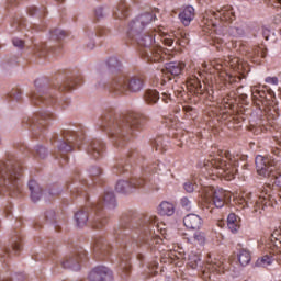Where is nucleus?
I'll list each match as a JSON object with an SVG mask.
<instances>
[{"instance_id": "obj_8", "label": "nucleus", "mask_w": 281, "mask_h": 281, "mask_svg": "<svg viewBox=\"0 0 281 281\" xmlns=\"http://www.w3.org/2000/svg\"><path fill=\"white\" fill-rule=\"evenodd\" d=\"M108 278H111V270L104 266L97 267L89 273L90 281H104Z\"/></svg>"}, {"instance_id": "obj_27", "label": "nucleus", "mask_w": 281, "mask_h": 281, "mask_svg": "<svg viewBox=\"0 0 281 281\" xmlns=\"http://www.w3.org/2000/svg\"><path fill=\"white\" fill-rule=\"evenodd\" d=\"M150 43H153V36L144 35L138 37V45H140V47H145L144 52L150 49Z\"/></svg>"}, {"instance_id": "obj_46", "label": "nucleus", "mask_w": 281, "mask_h": 281, "mask_svg": "<svg viewBox=\"0 0 281 281\" xmlns=\"http://www.w3.org/2000/svg\"><path fill=\"white\" fill-rule=\"evenodd\" d=\"M102 247V239L94 240V251H98Z\"/></svg>"}, {"instance_id": "obj_32", "label": "nucleus", "mask_w": 281, "mask_h": 281, "mask_svg": "<svg viewBox=\"0 0 281 281\" xmlns=\"http://www.w3.org/2000/svg\"><path fill=\"white\" fill-rule=\"evenodd\" d=\"M187 82L190 85V87H193V89L201 91V80H199V78L195 76L189 78Z\"/></svg>"}, {"instance_id": "obj_37", "label": "nucleus", "mask_w": 281, "mask_h": 281, "mask_svg": "<svg viewBox=\"0 0 281 281\" xmlns=\"http://www.w3.org/2000/svg\"><path fill=\"white\" fill-rule=\"evenodd\" d=\"M52 34L53 36H56V38H58L59 41H61V38H66L67 36V32L60 29L54 30Z\"/></svg>"}, {"instance_id": "obj_13", "label": "nucleus", "mask_w": 281, "mask_h": 281, "mask_svg": "<svg viewBox=\"0 0 281 281\" xmlns=\"http://www.w3.org/2000/svg\"><path fill=\"white\" fill-rule=\"evenodd\" d=\"M179 19L181 23L188 27V25H190L194 20V9L191 5L186 7L183 11L179 13Z\"/></svg>"}, {"instance_id": "obj_50", "label": "nucleus", "mask_w": 281, "mask_h": 281, "mask_svg": "<svg viewBox=\"0 0 281 281\" xmlns=\"http://www.w3.org/2000/svg\"><path fill=\"white\" fill-rule=\"evenodd\" d=\"M61 91H71V86L64 85L63 88H60Z\"/></svg>"}, {"instance_id": "obj_53", "label": "nucleus", "mask_w": 281, "mask_h": 281, "mask_svg": "<svg viewBox=\"0 0 281 281\" xmlns=\"http://www.w3.org/2000/svg\"><path fill=\"white\" fill-rule=\"evenodd\" d=\"M184 111L190 112V111H192V108L186 106V108H184Z\"/></svg>"}, {"instance_id": "obj_36", "label": "nucleus", "mask_w": 281, "mask_h": 281, "mask_svg": "<svg viewBox=\"0 0 281 281\" xmlns=\"http://www.w3.org/2000/svg\"><path fill=\"white\" fill-rule=\"evenodd\" d=\"M180 204L184 210H192V201L186 196L180 200Z\"/></svg>"}, {"instance_id": "obj_2", "label": "nucleus", "mask_w": 281, "mask_h": 281, "mask_svg": "<svg viewBox=\"0 0 281 281\" xmlns=\"http://www.w3.org/2000/svg\"><path fill=\"white\" fill-rule=\"evenodd\" d=\"M21 172V166L14 160L0 162V188H5L9 192H20L21 184H19V179Z\"/></svg>"}, {"instance_id": "obj_14", "label": "nucleus", "mask_w": 281, "mask_h": 281, "mask_svg": "<svg viewBox=\"0 0 281 281\" xmlns=\"http://www.w3.org/2000/svg\"><path fill=\"white\" fill-rule=\"evenodd\" d=\"M209 267H212V269H215V271H221L224 269L225 266V259L221 255L213 256L209 255V258L206 260Z\"/></svg>"}, {"instance_id": "obj_35", "label": "nucleus", "mask_w": 281, "mask_h": 281, "mask_svg": "<svg viewBox=\"0 0 281 281\" xmlns=\"http://www.w3.org/2000/svg\"><path fill=\"white\" fill-rule=\"evenodd\" d=\"M186 192H189V194H192L196 188V183H193L192 181H187L183 186Z\"/></svg>"}, {"instance_id": "obj_52", "label": "nucleus", "mask_w": 281, "mask_h": 281, "mask_svg": "<svg viewBox=\"0 0 281 281\" xmlns=\"http://www.w3.org/2000/svg\"><path fill=\"white\" fill-rule=\"evenodd\" d=\"M104 224L103 223H94L93 227H95L97 229H99V227H102Z\"/></svg>"}, {"instance_id": "obj_33", "label": "nucleus", "mask_w": 281, "mask_h": 281, "mask_svg": "<svg viewBox=\"0 0 281 281\" xmlns=\"http://www.w3.org/2000/svg\"><path fill=\"white\" fill-rule=\"evenodd\" d=\"M234 102H235V100L232 99V98H229V95H228V97H225V98L223 99L222 104H223V106H224L225 109L232 110V109H234Z\"/></svg>"}, {"instance_id": "obj_38", "label": "nucleus", "mask_w": 281, "mask_h": 281, "mask_svg": "<svg viewBox=\"0 0 281 281\" xmlns=\"http://www.w3.org/2000/svg\"><path fill=\"white\" fill-rule=\"evenodd\" d=\"M180 43H183V45H188L190 43V34L186 32H180Z\"/></svg>"}, {"instance_id": "obj_9", "label": "nucleus", "mask_w": 281, "mask_h": 281, "mask_svg": "<svg viewBox=\"0 0 281 281\" xmlns=\"http://www.w3.org/2000/svg\"><path fill=\"white\" fill-rule=\"evenodd\" d=\"M183 224L188 229H201V226L203 225V218L196 214L191 213L183 218Z\"/></svg>"}, {"instance_id": "obj_56", "label": "nucleus", "mask_w": 281, "mask_h": 281, "mask_svg": "<svg viewBox=\"0 0 281 281\" xmlns=\"http://www.w3.org/2000/svg\"><path fill=\"white\" fill-rule=\"evenodd\" d=\"M221 67H222V66L220 65V66L216 67V69H221Z\"/></svg>"}, {"instance_id": "obj_28", "label": "nucleus", "mask_w": 281, "mask_h": 281, "mask_svg": "<svg viewBox=\"0 0 281 281\" xmlns=\"http://www.w3.org/2000/svg\"><path fill=\"white\" fill-rule=\"evenodd\" d=\"M229 34L234 38H240L245 36V29L243 26H232L229 29Z\"/></svg>"}, {"instance_id": "obj_48", "label": "nucleus", "mask_w": 281, "mask_h": 281, "mask_svg": "<svg viewBox=\"0 0 281 281\" xmlns=\"http://www.w3.org/2000/svg\"><path fill=\"white\" fill-rule=\"evenodd\" d=\"M271 5H272V8H281V0L273 1V3Z\"/></svg>"}, {"instance_id": "obj_34", "label": "nucleus", "mask_w": 281, "mask_h": 281, "mask_svg": "<svg viewBox=\"0 0 281 281\" xmlns=\"http://www.w3.org/2000/svg\"><path fill=\"white\" fill-rule=\"evenodd\" d=\"M21 89H13L11 90V92L9 93V98H12V100H16L19 102V100H21Z\"/></svg>"}, {"instance_id": "obj_1", "label": "nucleus", "mask_w": 281, "mask_h": 281, "mask_svg": "<svg viewBox=\"0 0 281 281\" xmlns=\"http://www.w3.org/2000/svg\"><path fill=\"white\" fill-rule=\"evenodd\" d=\"M206 162H204V168L209 170V175H215L216 177H222L226 181H232L235 179L238 169V161L228 151L217 150V154L212 156Z\"/></svg>"}, {"instance_id": "obj_16", "label": "nucleus", "mask_w": 281, "mask_h": 281, "mask_svg": "<svg viewBox=\"0 0 281 281\" xmlns=\"http://www.w3.org/2000/svg\"><path fill=\"white\" fill-rule=\"evenodd\" d=\"M139 121L135 117L134 114H130L124 120L123 131L127 133H133V130L137 128Z\"/></svg>"}, {"instance_id": "obj_54", "label": "nucleus", "mask_w": 281, "mask_h": 281, "mask_svg": "<svg viewBox=\"0 0 281 281\" xmlns=\"http://www.w3.org/2000/svg\"><path fill=\"white\" fill-rule=\"evenodd\" d=\"M233 63H238V58L233 59Z\"/></svg>"}, {"instance_id": "obj_19", "label": "nucleus", "mask_w": 281, "mask_h": 281, "mask_svg": "<svg viewBox=\"0 0 281 281\" xmlns=\"http://www.w3.org/2000/svg\"><path fill=\"white\" fill-rule=\"evenodd\" d=\"M238 262L241 267H247L251 262V252L245 248L239 249L237 255Z\"/></svg>"}, {"instance_id": "obj_3", "label": "nucleus", "mask_w": 281, "mask_h": 281, "mask_svg": "<svg viewBox=\"0 0 281 281\" xmlns=\"http://www.w3.org/2000/svg\"><path fill=\"white\" fill-rule=\"evenodd\" d=\"M144 89V79L142 77L134 76L130 79H120L114 83V90L119 93H138V91Z\"/></svg>"}, {"instance_id": "obj_17", "label": "nucleus", "mask_w": 281, "mask_h": 281, "mask_svg": "<svg viewBox=\"0 0 281 281\" xmlns=\"http://www.w3.org/2000/svg\"><path fill=\"white\" fill-rule=\"evenodd\" d=\"M227 227L233 234H236V232L240 229V217L234 213H231L227 216Z\"/></svg>"}, {"instance_id": "obj_25", "label": "nucleus", "mask_w": 281, "mask_h": 281, "mask_svg": "<svg viewBox=\"0 0 281 281\" xmlns=\"http://www.w3.org/2000/svg\"><path fill=\"white\" fill-rule=\"evenodd\" d=\"M157 100H159V92L157 90H147L145 92V101L148 104H156Z\"/></svg>"}, {"instance_id": "obj_24", "label": "nucleus", "mask_w": 281, "mask_h": 281, "mask_svg": "<svg viewBox=\"0 0 281 281\" xmlns=\"http://www.w3.org/2000/svg\"><path fill=\"white\" fill-rule=\"evenodd\" d=\"M75 221L77 223V227H85V225H87V221H89V214L85 211H79L75 214Z\"/></svg>"}, {"instance_id": "obj_12", "label": "nucleus", "mask_w": 281, "mask_h": 281, "mask_svg": "<svg viewBox=\"0 0 281 281\" xmlns=\"http://www.w3.org/2000/svg\"><path fill=\"white\" fill-rule=\"evenodd\" d=\"M63 269H71L72 271H78L80 269V257L72 256L66 257L61 260Z\"/></svg>"}, {"instance_id": "obj_6", "label": "nucleus", "mask_w": 281, "mask_h": 281, "mask_svg": "<svg viewBox=\"0 0 281 281\" xmlns=\"http://www.w3.org/2000/svg\"><path fill=\"white\" fill-rule=\"evenodd\" d=\"M155 15L153 13H143L136 20L128 24L130 32H142L146 25L153 23Z\"/></svg>"}, {"instance_id": "obj_5", "label": "nucleus", "mask_w": 281, "mask_h": 281, "mask_svg": "<svg viewBox=\"0 0 281 281\" xmlns=\"http://www.w3.org/2000/svg\"><path fill=\"white\" fill-rule=\"evenodd\" d=\"M207 16L215 20L220 19V21H224L225 23H232V21L236 19V14L229 5L224 7L218 11H209Z\"/></svg>"}, {"instance_id": "obj_57", "label": "nucleus", "mask_w": 281, "mask_h": 281, "mask_svg": "<svg viewBox=\"0 0 281 281\" xmlns=\"http://www.w3.org/2000/svg\"><path fill=\"white\" fill-rule=\"evenodd\" d=\"M33 100H36V97H33Z\"/></svg>"}, {"instance_id": "obj_44", "label": "nucleus", "mask_w": 281, "mask_h": 281, "mask_svg": "<svg viewBox=\"0 0 281 281\" xmlns=\"http://www.w3.org/2000/svg\"><path fill=\"white\" fill-rule=\"evenodd\" d=\"M162 42L165 43V45H167V47H172V43H175V40L170 37H165Z\"/></svg>"}, {"instance_id": "obj_51", "label": "nucleus", "mask_w": 281, "mask_h": 281, "mask_svg": "<svg viewBox=\"0 0 281 281\" xmlns=\"http://www.w3.org/2000/svg\"><path fill=\"white\" fill-rule=\"evenodd\" d=\"M13 250L14 251H21V244H14L13 245Z\"/></svg>"}, {"instance_id": "obj_4", "label": "nucleus", "mask_w": 281, "mask_h": 281, "mask_svg": "<svg viewBox=\"0 0 281 281\" xmlns=\"http://www.w3.org/2000/svg\"><path fill=\"white\" fill-rule=\"evenodd\" d=\"M143 56L148 63H164V60H170V55L164 52V48L154 46L143 50Z\"/></svg>"}, {"instance_id": "obj_55", "label": "nucleus", "mask_w": 281, "mask_h": 281, "mask_svg": "<svg viewBox=\"0 0 281 281\" xmlns=\"http://www.w3.org/2000/svg\"><path fill=\"white\" fill-rule=\"evenodd\" d=\"M155 269H157V266H154V267H153V271H155Z\"/></svg>"}, {"instance_id": "obj_42", "label": "nucleus", "mask_w": 281, "mask_h": 281, "mask_svg": "<svg viewBox=\"0 0 281 281\" xmlns=\"http://www.w3.org/2000/svg\"><path fill=\"white\" fill-rule=\"evenodd\" d=\"M262 36L266 41H269V36H271V30L262 27Z\"/></svg>"}, {"instance_id": "obj_43", "label": "nucleus", "mask_w": 281, "mask_h": 281, "mask_svg": "<svg viewBox=\"0 0 281 281\" xmlns=\"http://www.w3.org/2000/svg\"><path fill=\"white\" fill-rule=\"evenodd\" d=\"M266 82L268 85H278L279 80H278V77H267Z\"/></svg>"}, {"instance_id": "obj_30", "label": "nucleus", "mask_w": 281, "mask_h": 281, "mask_svg": "<svg viewBox=\"0 0 281 281\" xmlns=\"http://www.w3.org/2000/svg\"><path fill=\"white\" fill-rule=\"evenodd\" d=\"M67 142H68V143H67ZM67 142H61V143L58 145V149H59V150H63V153H71V145H70V144H74V140L67 138Z\"/></svg>"}, {"instance_id": "obj_41", "label": "nucleus", "mask_w": 281, "mask_h": 281, "mask_svg": "<svg viewBox=\"0 0 281 281\" xmlns=\"http://www.w3.org/2000/svg\"><path fill=\"white\" fill-rule=\"evenodd\" d=\"M271 236L274 238V240H279V243H281V227L274 229Z\"/></svg>"}, {"instance_id": "obj_21", "label": "nucleus", "mask_w": 281, "mask_h": 281, "mask_svg": "<svg viewBox=\"0 0 281 281\" xmlns=\"http://www.w3.org/2000/svg\"><path fill=\"white\" fill-rule=\"evenodd\" d=\"M102 150H104V144H102V142L94 140L93 143H91L89 153H92L94 159H98V157L102 155Z\"/></svg>"}, {"instance_id": "obj_40", "label": "nucleus", "mask_w": 281, "mask_h": 281, "mask_svg": "<svg viewBox=\"0 0 281 281\" xmlns=\"http://www.w3.org/2000/svg\"><path fill=\"white\" fill-rule=\"evenodd\" d=\"M13 45L14 47H18V49H23V47H25V42L19 38H13Z\"/></svg>"}, {"instance_id": "obj_39", "label": "nucleus", "mask_w": 281, "mask_h": 281, "mask_svg": "<svg viewBox=\"0 0 281 281\" xmlns=\"http://www.w3.org/2000/svg\"><path fill=\"white\" fill-rule=\"evenodd\" d=\"M36 155L41 158V159H45V155H47V149H45V147L40 146L36 149Z\"/></svg>"}, {"instance_id": "obj_29", "label": "nucleus", "mask_w": 281, "mask_h": 281, "mask_svg": "<svg viewBox=\"0 0 281 281\" xmlns=\"http://www.w3.org/2000/svg\"><path fill=\"white\" fill-rule=\"evenodd\" d=\"M273 262V259L269 255H265L256 261L257 267H269Z\"/></svg>"}, {"instance_id": "obj_26", "label": "nucleus", "mask_w": 281, "mask_h": 281, "mask_svg": "<svg viewBox=\"0 0 281 281\" xmlns=\"http://www.w3.org/2000/svg\"><path fill=\"white\" fill-rule=\"evenodd\" d=\"M115 190H116V192H119L121 194H126V192H128V190H131V183L126 180H120L116 183Z\"/></svg>"}, {"instance_id": "obj_23", "label": "nucleus", "mask_w": 281, "mask_h": 281, "mask_svg": "<svg viewBox=\"0 0 281 281\" xmlns=\"http://www.w3.org/2000/svg\"><path fill=\"white\" fill-rule=\"evenodd\" d=\"M116 19H126L128 16V8L125 1H121L114 12Z\"/></svg>"}, {"instance_id": "obj_15", "label": "nucleus", "mask_w": 281, "mask_h": 281, "mask_svg": "<svg viewBox=\"0 0 281 281\" xmlns=\"http://www.w3.org/2000/svg\"><path fill=\"white\" fill-rule=\"evenodd\" d=\"M29 189L31 192V199L34 203L36 201H41V196L43 195V190L41 189V186L35 180L29 181Z\"/></svg>"}, {"instance_id": "obj_18", "label": "nucleus", "mask_w": 281, "mask_h": 281, "mask_svg": "<svg viewBox=\"0 0 281 281\" xmlns=\"http://www.w3.org/2000/svg\"><path fill=\"white\" fill-rule=\"evenodd\" d=\"M158 214L160 216H172L175 214V204L168 201L161 202L158 207Z\"/></svg>"}, {"instance_id": "obj_11", "label": "nucleus", "mask_w": 281, "mask_h": 281, "mask_svg": "<svg viewBox=\"0 0 281 281\" xmlns=\"http://www.w3.org/2000/svg\"><path fill=\"white\" fill-rule=\"evenodd\" d=\"M186 69V64L182 61H170L166 64L165 71L170 76H181Z\"/></svg>"}, {"instance_id": "obj_7", "label": "nucleus", "mask_w": 281, "mask_h": 281, "mask_svg": "<svg viewBox=\"0 0 281 281\" xmlns=\"http://www.w3.org/2000/svg\"><path fill=\"white\" fill-rule=\"evenodd\" d=\"M207 198L211 199L215 207H224L225 199H227V191L223 189H211L207 194Z\"/></svg>"}, {"instance_id": "obj_49", "label": "nucleus", "mask_w": 281, "mask_h": 281, "mask_svg": "<svg viewBox=\"0 0 281 281\" xmlns=\"http://www.w3.org/2000/svg\"><path fill=\"white\" fill-rule=\"evenodd\" d=\"M95 16H97V19L102 18V9H97L95 10Z\"/></svg>"}, {"instance_id": "obj_47", "label": "nucleus", "mask_w": 281, "mask_h": 281, "mask_svg": "<svg viewBox=\"0 0 281 281\" xmlns=\"http://www.w3.org/2000/svg\"><path fill=\"white\" fill-rule=\"evenodd\" d=\"M170 100V94L168 92L162 93V102L168 104V101Z\"/></svg>"}, {"instance_id": "obj_22", "label": "nucleus", "mask_w": 281, "mask_h": 281, "mask_svg": "<svg viewBox=\"0 0 281 281\" xmlns=\"http://www.w3.org/2000/svg\"><path fill=\"white\" fill-rule=\"evenodd\" d=\"M201 265H203L201 257L194 252H191L188 258V267H190V269H199L201 268Z\"/></svg>"}, {"instance_id": "obj_45", "label": "nucleus", "mask_w": 281, "mask_h": 281, "mask_svg": "<svg viewBox=\"0 0 281 281\" xmlns=\"http://www.w3.org/2000/svg\"><path fill=\"white\" fill-rule=\"evenodd\" d=\"M204 21H206V22H204V23L206 24L207 30H212V27H216V23H215L213 20H211V21L209 22L207 19H206V20H204Z\"/></svg>"}, {"instance_id": "obj_10", "label": "nucleus", "mask_w": 281, "mask_h": 281, "mask_svg": "<svg viewBox=\"0 0 281 281\" xmlns=\"http://www.w3.org/2000/svg\"><path fill=\"white\" fill-rule=\"evenodd\" d=\"M117 206L115 194L113 192H105L102 201L97 205V210L104 207L105 210H114Z\"/></svg>"}, {"instance_id": "obj_20", "label": "nucleus", "mask_w": 281, "mask_h": 281, "mask_svg": "<svg viewBox=\"0 0 281 281\" xmlns=\"http://www.w3.org/2000/svg\"><path fill=\"white\" fill-rule=\"evenodd\" d=\"M205 233L203 232H196L194 235L188 237V243L195 247L199 245H205Z\"/></svg>"}, {"instance_id": "obj_31", "label": "nucleus", "mask_w": 281, "mask_h": 281, "mask_svg": "<svg viewBox=\"0 0 281 281\" xmlns=\"http://www.w3.org/2000/svg\"><path fill=\"white\" fill-rule=\"evenodd\" d=\"M267 199H269V195L267 196H259V200L256 201V209L255 212H258V207H260V205L262 206V210H265V207H267V205H271V202H268Z\"/></svg>"}]
</instances>
